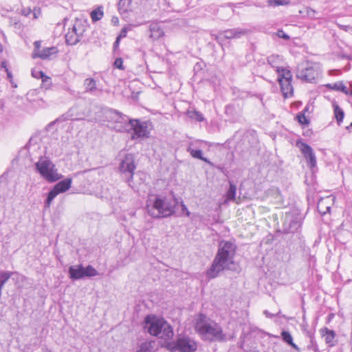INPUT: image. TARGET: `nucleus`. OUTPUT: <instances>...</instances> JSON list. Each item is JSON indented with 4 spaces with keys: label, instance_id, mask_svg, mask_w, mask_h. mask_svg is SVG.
<instances>
[{
    "label": "nucleus",
    "instance_id": "obj_1",
    "mask_svg": "<svg viewBox=\"0 0 352 352\" xmlns=\"http://www.w3.org/2000/svg\"><path fill=\"white\" fill-rule=\"evenodd\" d=\"M236 248L234 242L221 241L219 243L217 252L212 263L206 272V276L210 279L215 278L226 270H234L235 269L234 259Z\"/></svg>",
    "mask_w": 352,
    "mask_h": 352
},
{
    "label": "nucleus",
    "instance_id": "obj_2",
    "mask_svg": "<svg viewBox=\"0 0 352 352\" xmlns=\"http://www.w3.org/2000/svg\"><path fill=\"white\" fill-rule=\"evenodd\" d=\"M195 329L204 340L209 342H224L226 340V336L223 333L222 327L203 314H199L197 316Z\"/></svg>",
    "mask_w": 352,
    "mask_h": 352
},
{
    "label": "nucleus",
    "instance_id": "obj_3",
    "mask_svg": "<svg viewBox=\"0 0 352 352\" xmlns=\"http://www.w3.org/2000/svg\"><path fill=\"white\" fill-rule=\"evenodd\" d=\"M144 329L151 336L168 342L174 336L173 327L164 318L148 315L144 321Z\"/></svg>",
    "mask_w": 352,
    "mask_h": 352
},
{
    "label": "nucleus",
    "instance_id": "obj_4",
    "mask_svg": "<svg viewBox=\"0 0 352 352\" xmlns=\"http://www.w3.org/2000/svg\"><path fill=\"white\" fill-rule=\"evenodd\" d=\"M36 170L40 175L50 183L57 182L63 177L58 173L56 165L47 157H40L35 164Z\"/></svg>",
    "mask_w": 352,
    "mask_h": 352
},
{
    "label": "nucleus",
    "instance_id": "obj_5",
    "mask_svg": "<svg viewBox=\"0 0 352 352\" xmlns=\"http://www.w3.org/2000/svg\"><path fill=\"white\" fill-rule=\"evenodd\" d=\"M164 347L170 352H195L197 349V342L187 336L179 335L175 341L165 342Z\"/></svg>",
    "mask_w": 352,
    "mask_h": 352
},
{
    "label": "nucleus",
    "instance_id": "obj_6",
    "mask_svg": "<svg viewBox=\"0 0 352 352\" xmlns=\"http://www.w3.org/2000/svg\"><path fill=\"white\" fill-rule=\"evenodd\" d=\"M146 208L148 214L154 218L169 217L174 212L173 206L165 198L156 197L153 205L148 204Z\"/></svg>",
    "mask_w": 352,
    "mask_h": 352
},
{
    "label": "nucleus",
    "instance_id": "obj_7",
    "mask_svg": "<svg viewBox=\"0 0 352 352\" xmlns=\"http://www.w3.org/2000/svg\"><path fill=\"white\" fill-rule=\"evenodd\" d=\"M321 74L320 67L316 63L302 64L298 65L296 76L306 82H312Z\"/></svg>",
    "mask_w": 352,
    "mask_h": 352
},
{
    "label": "nucleus",
    "instance_id": "obj_8",
    "mask_svg": "<svg viewBox=\"0 0 352 352\" xmlns=\"http://www.w3.org/2000/svg\"><path fill=\"white\" fill-rule=\"evenodd\" d=\"M278 80L284 97L287 98L293 95L294 89L292 85V75L290 70L283 67H278Z\"/></svg>",
    "mask_w": 352,
    "mask_h": 352
},
{
    "label": "nucleus",
    "instance_id": "obj_9",
    "mask_svg": "<svg viewBox=\"0 0 352 352\" xmlns=\"http://www.w3.org/2000/svg\"><path fill=\"white\" fill-rule=\"evenodd\" d=\"M301 216L296 212L285 214L283 223L284 233H294L301 226Z\"/></svg>",
    "mask_w": 352,
    "mask_h": 352
},
{
    "label": "nucleus",
    "instance_id": "obj_10",
    "mask_svg": "<svg viewBox=\"0 0 352 352\" xmlns=\"http://www.w3.org/2000/svg\"><path fill=\"white\" fill-rule=\"evenodd\" d=\"M72 179L71 178H66L62 181L58 182L52 189L48 192L47 199L45 202V207L49 208L53 199L60 193L66 192L71 188Z\"/></svg>",
    "mask_w": 352,
    "mask_h": 352
},
{
    "label": "nucleus",
    "instance_id": "obj_11",
    "mask_svg": "<svg viewBox=\"0 0 352 352\" xmlns=\"http://www.w3.org/2000/svg\"><path fill=\"white\" fill-rule=\"evenodd\" d=\"M249 32L248 29L233 28L221 31L218 34H212V36L215 41L221 44L226 39L239 38L248 34Z\"/></svg>",
    "mask_w": 352,
    "mask_h": 352
},
{
    "label": "nucleus",
    "instance_id": "obj_12",
    "mask_svg": "<svg viewBox=\"0 0 352 352\" xmlns=\"http://www.w3.org/2000/svg\"><path fill=\"white\" fill-rule=\"evenodd\" d=\"M296 144L307 160V166L311 169L315 168L316 166V157L313 148L309 144L302 142H297Z\"/></svg>",
    "mask_w": 352,
    "mask_h": 352
},
{
    "label": "nucleus",
    "instance_id": "obj_13",
    "mask_svg": "<svg viewBox=\"0 0 352 352\" xmlns=\"http://www.w3.org/2000/svg\"><path fill=\"white\" fill-rule=\"evenodd\" d=\"M84 29L80 22L76 23L71 30L65 34V41L67 45H74L80 41Z\"/></svg>",
    "mask_w": 352,
    "mask_h": 352
},
{
    "label": "nucleus",
    "instance_id": "obj_14",
    "mask_svg": "<svg viewBox=\"0 0 352 352\" xmlns=\"http://www.w3.org/2000/svg\"><path fill=\"white\" fill-rule=\"evenodd\" d=\"M135 168L133 155L132 154H126L120 164V170L123 173L129 174V177L126 179L127 182H130L133 179Z\"/></svg>",
    "mask_w": 352,
    "mask_h": 352
},
{
    "label": "nucleus",
    "instance_id": "obj_15",
    "mask_svg": "<svg viewBox=\"0 0 352 352\" xmlns=\"http://www.w3.org/2000/svg\"><path fill=\"white\" fill-rule=\"evenodd\" d=\"M129 124L133 133L131 136L132 139L148 137L147 126L146 122H140L138 120L131 119Z\"/></svg>",
    "mask_w": 352,
    "mask_h": 352
},
{
    "label": "nucleus",
    "instance_id": "obj_16",
    "mask_svg": "<svg viewBox=\"0 0 352 352\" xmlns=\"http://www.w3.org/2000/svg\"><path fill=\"white\" fill-rule=\"evenodd\" d=\"M320 333L322 337H324L325 342L329 346H333L336 345V332L333 330L324 327L320 329Z\"/></svg>",
    "mask_w": 352,
    "mask_h": 352
},
{
    "label": "nucleus",
    "instance_id": "obj_17",
    "mask_svg": "<svg viewBox=\"0 0 352 352\" xmlns=\"http://www.w3.org/2000/svg\"><path fill=\"white\" fill-rule=\"evenodd\" d=\"M69 277L74 280H78L85 277L84 267L82 265H77L69 267Z\"/></svg>",
    "mask_w": 352,
    "mask_h": 352
},
{
    "label": "nucleus",
    "instance_id": "obj_18",
    "mask_svg": "<svg viewBox=\"0 0 352 352\" xmlns=\"http://www.w3.org/2000/svg\"><path fill=\"white\" fill-rule=\"evenodd\" d=\"M83 85L86 93L94 94L96 91L98 90L97 88L96 80L92 78H86L84 80Z\"/></svg>",
    "mask_w": 352,
    "mask_h": 352
},
{
    "label": "nucleus",
    "instance_id": "obj_19",
    "mask_svg": "<svg viewBox=\"0 0 352 352\" xmlns=\"http://www.w3.org/2000/svg\"><path fill=\"white\" fill-rule=\"evenodd\" d=\"M57 52L58 50L56 47H46L43 49L41 51L36 52L33 57H39L41 59H46L49 58L51 55L55 54Z\"/></svg>",
    "mask_w": 352,
    "mask_h": 352
},
{
    "label": "nucleus",
    "instance_id": "obj_20",
    "mask_svg": "<svg viewBox=\"0 0 352 352\" xmlns=\"http://www.w3.org/2000/svg\"><path fill=\"white\" fill-rule=\"evenodd\" d=\"M149 30L151 32L149 36L153 40H157L164 35L163 30L157 23L151 24Z\"/></svg>",
    "mask_w": 352,
    "mask_h": 352
},
{
    "label": "nucleus",
    "instance_id": "obj_21",
    "mask_svg": "<svg viewBox=\"0 0 352 352\" xmlns=\"http://www.w3.org/2000/svg\"><path fill=\"white\" fill-rule=\"evenodd\" d=\"M281 337H282L283 340L285 342H286L287 344L291 346L293 349H294L295 350H296L298 351H300L298 346L295 343H294L292 336L289 331H283L281 333Z\"/></svg>",
    "mask_w": 352,
    "mask_h": 352
},
{
    "label": "nucleus",
    "instance_id": "obj_22",
    "mask_svg": "<svg viewBox=\"0 0 352 352\" xmlns=\"http://www.w3.org/2000/svg\"><path fill=\"white\" fill-rule=\"evenodd\" d=\"M186 151L190 154V155L192 157L201 160L209 164H211V162L209 161V160L203 156L201 150H195L192 148L191 147H188Z\"/></svg>",
    "mask_w": 352,
    "mask_h": 352
},
{
    "label": "nucleus",
    "instance_id": "obj_23",
    "mask_svg": "<svg viewBox=\"0 0 352 352\" xmlns=\"http://www.w3.org/2000/svg\"><path fill=\"white\" fill-rule=\"evenodd\" d=\"M327 87L334 89L336 91H340L345 94H348L349 93V88H347L342 82H337L333 84H328Z\"/></svg>",
    "mask_w": 352,
    "mask_h": 352
},
{
    "label": "nucleus",
    "instance_id": "obj_24",
    "mask_svg": "<svg viewBox=\"0 0 352 352\" xmlns=\"http://www.w3.org/2000/svg\"><path fill=\"white\" fill-rule=\"evenodd\" d=\"M187 115L190 118L198 122H201L204 120L202 113L196 110H188L187 111Z\"/></svg>",
    "mask_w": 352,
    "mask_h": 352
},
{
    "label": "nucleus",
    "instance_id": "obj_25",
    "mask_svg": "<svg viewBox=\"0 0 352 352\" xmlns=\"http://www.w3.org/2000/svg\"><path fill=\"white\" fill-rule=\"evenodd\" d=\"M153 349L152 342L146 341L142 342L138 348L136 352H151Z\"/></svg>",
    "mask_w": 352,
    "mask_h": 352
},
{
    "label": "nucleus",
    "instance_id": "obj_26",
    "mask_svg": "<svg viewBox=\"0 0 352 352\" xmlns=\"http://www.w3.org/2000/svg\"><path fill=\"white\" fill-rule=\"evenodd\" d=\"M333 107H334L335 117L337 120L338 124L340 125V122L342 121V120L344 118V111L336 104H333Z\"/></svg>",
    "mask_w": 352,
    "mask_h": 352
},
{
    "label": "nucleus",
    "instance_id": "obj_27",
    "mask_svg": "<svg viewBox=\"0 0 352 352\" xmlns=\"http://www.w3.org/2000/svg\"><path fill=\"white\" fill-rule=\"evenodd\" d=\"M281 60L280 56L278 55H271L267 58V63L274 68H276V70L277 71L278 64L279 63L280 60Z\"/></svg>",
    "mask_w": 352,
    "mask_h": 352
},
{
    "label": "nucleus",
    "instance_id": "obj_28",
    "mask_svg": "<svg viewBox=\"0 0 352 352\" xmlns=\"http://www.w3.org/2000/svg\"><path fill=\"white\" fill-rule=\"evenodd\" d=\"M236 186L230 182V188L227 192L226 197L228 200H234L236 197Z\"/></svg>",
    "mask_w": 352,
    "mask_h": 352
},
{
    "label": "nucleus",
    "instance_id": "obj_29",
    "mask_svg": "<svg viewBox=\"0 0 352 352\" xmlns=\"http://www.w3.org/2000/svg\"><path fill=\"white\" fill-rule=\"evenodd\" d=\"M39 74L41 78L42 79L43 87L46 89H49L52 85L51 79L47 76L43 72H37Z\"/></svg>",
    "mask_w": 352,
    "mask_h": 352
},
{
    "label": "nucleus",
    "instance_id": "obj_30",
    "mask_svg": "<svg viewBox=\"0 0 352 352\" xmlns=\"http://www.w3.org/2000/svg\"><path fill=\"white\" fill-rule=\"evenodd\" d=\"M84 275L85 277H92L98 275V272L91 265H88L87 267H84Z\"/></svg>",
    "mask_w": 352,
    "mask_h": 352
},
{
    "label": "nucleus",
    "instance_id": "obj_31",
    "mask_svg": "<svg viewBox=\"0 0 352 352\" xmlns=\"http://www.w3.org/2000/svg\"><path fill=\"white\" fill-rule=\"evenodd\" d=\"M103 16V11L100 9L94 10L91 12V17L93 21H99Z\"/></svg>",
    "mask_w": 352,
    "mask_h": 352
},
{
    "label": "nucleus",
    "instance_id": "obj_32",
    "mask_svg": "<svg viewBox=\"0 0 352 352\" xmlns=\"http://www.w3.org/2000/svg\"><path fill=\"white\" fill-rule=\"evenodd\" d=\"M269 6H278L289 4V1L286 0H268Z\"/></svg>",
    "mask_w": 352,
    "mask_h": 352
},
{
    "label": "nucleus",
    "instance_id": "obj_33",
    "mask_svg": "<svg viewBox=\"0 0 352 352\" xmlns=\"http://www.w3.org/2000/svg\"><path fill=\"white\" fill-rule=\"evenodd\" d=\"M130 4H131V2H129V1L120 0L118 3V6L119 10H122L124 12H125L127 10L128 7L129 6Z\"/></svg>",
    "mask_w": 352,
    "mask_h": 352
},
{
    "label": "nucleus",
    "instance_id": "obj_34",
    "mask_svg": "<svg viewBox=\"0 0 352 352\" xmlns=\"http://www.w3.org/2000/svg\"><path fill=\"white\" fill-rule=\"evenodd\" d=\"M296 118H297L298 122L301 124H309V120L305 116V113H300L299 114H298L296 116Z\"/></svg>",
    "mask_w": 352,
    "mask_h": 352
},
{
    "label": "nucleus",
    "instance_id": "obj_35",
    "mask_svg": "<svg viewBox=\"0 0 352 352\" xmlns=\"http://www.w3.org/2000/svg\"><path fill=\"white\" fill-rule=\"evenodd\" d=\"M114 66L121 70L124 69V67L123 66V60L121 58H117L114 61Z\"/></svg>",
    "mask_w": 352,
    "mask_h": 352
},
{
    "label": "nucleus",
    "instance_id": "obj_36",
    "mask_svg": "<svg viewBox=\"0 0 352 352\" xmlns=\"http://www.w3.org/2000/svg\"><path fill=\"white\" fill-rule=\"evenodd\" d=\"M277 36L279 37V38H283L284 40L285 41H287L289 39V36L288 34H287L283 30H278L277 33H276Z\"/></svg>",
    "mask_w": 352,
    "mask_h": 352
},
{
    "label": "nucleus",
    "instance_id": "obj_37",
    "mask_svg": "<svg viewBox=\"0 0 352 352\" xmlns=\"http://www.w3.org/2000/svg\"><path fill=\"white\" fill-rule=\"evenodd\" d=\"M127 32H128V29L126 28H123L121 31H120V34L117 36V38H120V39H121L122 38H124L126 36V34H127Z\"/></svg>",
    "mask_w": 352,
    "mask_h": 352
},
{
    "label": "nucleus",
    "instance_id": "obj_38",
    "mask_svg": "<svg viewBox=\"0 0 352 352\" xmlns=\"http://www.w3.org/2000/svg\"><path fill=\"white\" fill-rule=\"evenodd\" d=\"M307 15L311 17V18H314L315 17V14H316V10H314V9L312 8H308L307 9Z\"/></svg>",
    "mask_w": 352,
    "mask_h": 352
},
{
    "label": "nucleus",
    "instance_id": "obj_39",
    "mask_svg": "<svg viewBox=\"0 0 352 352\" xmlns=\"http://www.w3.org/2000/svg\"><path fill=\"white\" fill-rule=\"evenodd\" d=\"M306 335L309 338L310 342H311V344H313L314 345L315 340H314V333L310 331H307Z\"/></svg>",
    "mask_w": 352,
    "mask_h": 352
},
{
    "label": "nucleus",
    "instance_id": "obj_40",
    "mask_svg": "<svg viewBox=\"0 0 352 352\" xmlns=\"http://www.w3.org/2000/svg\"><path fill=\"white\" fill-rule=\"evenodd\" d=\"M307 348L309 350H313L314 351H316L318 350L316 342L315 341V344L314 345L313 344H311V342H310V344L307 346Z\"/></svg>",
    "mask_w": 352,
    "mask_h": 352
},
{
    "label": "nucleus",
    "instance_id": "obj_41",
    "mask_svg": "<svg viewBox=\"0 0 352 352\" xmlns=\"http://www.w3.org/2000/svg\"><path fill=\"white\" fill-rule=\"evenodd\" d=\"M181 206H182V211L183 212H186V216L189 217L190 216V212L188 210V208L186 206V205L183 202H182Z\"/></svg>",
    "mask_w": 352,
    "mask_h": 352
},
{
    "label": "nucleus",
    "instance_id": "obj_42",
    "mask_svg": "<svg viewBox=\"0 0 352 352\" xmlns=\"http://www.w3.org/2000/svg\"><path fill=\"white\" fill-rule=\"evenodd\" d=\"M120 38H116V40L113 43V45L114 51H116L117 50V48H118L119 44H120Z\"/></svg>",
    "mask_w": 352,
    "mask_h": 352
},
{
    "label": "nucleus",
    "instance_id": "obj_43",
    "mask_svg": "<svg viewBox=\"0 0 352 352\" xmlns=\"http://www.w3.org/2000/svg\"><path fill=\"white\" fill-rule=\"evenodd\" d=\"M31 13V10L30 8L24 9L22 10V14L24 16H28Z\"/></svg>",
    "mask_w": 352,
    "mask_h": 352
},
{
    "label": "nucleus",
    "instance_id": "obj_44",
    "mask_svg": "<svg viewBox=\"0 0 352 352\" xmlns=\"http://www.w3.org/2000/svg\"><path fill=\"white\" fill-rule=\"evenodd\" d=\"M6 72L7 74L8 78L10 80V82H12V74L11 72L9 70V69H6Z\"/></svg>",
    "mask_w": 352,
    "mask_h": 352
},
{
    "label": "nucleus",
    "instance_id": "obj_45",
    "mask_svg": "<svg viewBox=\"0 0 352 352\" xmlns=\"http://www.w3.org/2000/svg\"><path fill=\"white\" fill-rule=\"evenodd\" d=\"M37 72L38 71H36V70H32V76L34 77V78H41L40 76H39V74L37 73Z\"/></svg>",
    "mask_w": 352,
    "mask_h": 352
},
{
    "label": "nucleus",
    "instance_id": "obj_46",
    "mask_svg": "<svg viewBox=\"0 0 352 352\" xmlns=\"http://www.w3.org/2000/svg\"><path fill=\"white\" fill-rule=\"evenodd\" d=\"M36 50H39L41 47V42L40 41H36L34 43Z\"/></svg>",
    "mask_w": 352,
    "mask_h": 352
},
{
    "label": "nucleus",
    "instance_id": "obj_47",
    "mask_svg": "<svg viewBox=\"0 0 352 352\" xmlns=\"http://www.w3.org/2000/svg\"><path fill=\"white\" fill-rule=\"evenodd\" d=\"M1 67H3L5 69L6 72V69H8V66H7V62L5 60L1 62Z\"/></svg>",
    "mask_w": 352,
    "mask_h": 352
},
{
    "label": "nucleus",
    "instance_id": "obj_48",
    "mask_svg": "<svg viewBox=\"0 0 352 352\" xmlns=\"http://www.w3.org/2000/svg\"><path fill=\"white\" fill-rule=\"evenodd\" d=\"M264 314H265L266 316L269 317V318H272L274 316V314H271L270 313H269L267 310L264 311Z\"/></svg>",
    "mask_w": 352,
    "mask_h": 352
},
{
    "label": "nucleus",
    "instance_id": "obj_49",
    "mask_svg": "<svg viewBox=\"0 0 352 352\" xmlns=\"http://www.w3.org/2000/svg\"><path fill=\"white\" fill-rule=\"evenodd\" d=\"M342 29L345 31H348L349 30L351 29V27L349 26V25H344V26H342Z\"/></svg>",
    "mask_w": 352,
    "mask_h": 352
},
{
    "label": "nucleus",
    "instance_id": "obj_50",
    "mask_svg": "<svg viewBox=\"0 0 352 352\" xmlns=\"http://www.w3.org/2000/svg\"><path fill=\"white\" fill-rule=\"evenodd\" d=\"M351 89H349V93L347 95H350V96H352V84L350 85Z\"/></svg>",
    "mask_w": 352,
    "mask_h": 352
},
{
    "label": "nucleus",
    "instance_id": "obj_51",
    "mask_svg": "<svg viewBox=\"0 0 352 352\" xmlns=\"http://www.w3.org/2000/svg\"><path fill=\"white\" fill-rule=\"evenodd\" d=\"M114 112H115L116 114L119 115L120 116H122V114H121L120 112H118V111H114Z\"/></svg>",
    "mask_w": 352,
    "mask_h": 352
},
{
    "label": "nucleus",
    "instance_id": "obj_52",
    "mask_svg": "<svg viewBox=\"0 0 352 352\" xmlns=\"http://www.w3.org/2000/svg\"><path fill=\"white\" fill-rule=\"evenodd\" d=\"M3 50V47L1 45V44L0 43V52H1Z\"/></svg>",
    "mask_w": 352,
    "mask_h": 352
},
{
    "label": "nucleus",
    "instance_id": "obj_53",
    "mask_svg": "<svg viewBox=\"0 0 352 352\" xmlns=\"http://www.w3.org/2000/svg\"><path fill=\"white\" fill-rule=\"evenodd\" d=\"M327 210L329 211L330 210V207H327Z\"/></svg>",
    "mask_w": 352,
    "mask_h": 352
},
{
    "label": "nucleus",
    "instance_id": "obj_54",
    "mask_svg": "<svg viewBox=\"0 0 352 352\" xmlns=\"http://www.w3.org/2000/svg\"><path fill=\"white\" fill-rule=\"evenodd\" d=\"M255 6H258V7H263V6H261V5H256V4H255Z\"/></svg>",
    "mask_w": 352,
    "mask_h": 352
},
{
    "label": "nucleus",
    "instance_id": "obj_55",
    "mask_svg": "<svg viewBox=\"0 0 352 352\" xmlns=\"http://www.w3.org/2000/svg\"><path fill=\"white\" fill-rule=\"evenodd\" d=\"M118 19H116V20H114V22H118Z\"/></svg>",
    "mask_w": 352,
    "mask_h": 352
},
{
    "label": "nucleus",
    "instance_id": "obj_56",
    "mask_svg": "<svg viewBox=\"0 0 352 352\" xmlns=\"http://www.w3.org/2000/svg\"><path fill=\"white\" fill-rule=\"evenodd\" d=\"M118 19H116V20H114V22H118Z\"/></svg>",
    "mask_w": 352,
    "mask_h": 352
},
{
    "label": "nucleus",
    "instance_id": "obj_57",
    "mask_svg": "<svg viewBox=\"0 0 352 352\" xmlns=\"http://www.w3.org/2000/svg\"><path fill=\"white\" fill-rule=\"evenodd\" d=\"M2 177H0V184L1 183Z\"/></svg>",
    "mask_w": 352,
    "mask_h": 352
},
{
    "label": "nucleus",
    "instance_id": "obj_58",
    "mask_svg": "<svg viewBox=\"0 0 352 352\" xmlns=\"http://www.w3.org/2000/svg\"><path fill=\"white\" fill-rule=\"evenodd\" d=\"M350 126L352 128V122L351 123Z\"/></svg>",
    "mask_w": 352,
    "mask_h": 352
}]
</instances>
